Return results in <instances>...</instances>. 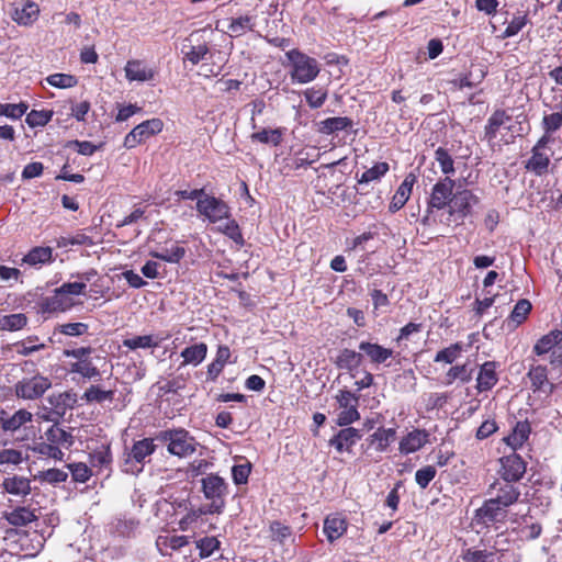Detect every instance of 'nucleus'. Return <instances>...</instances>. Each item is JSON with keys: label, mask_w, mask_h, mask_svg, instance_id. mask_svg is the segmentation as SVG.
Returning a JSON list of instances; mask_svg holds the SVG:
<instances>
[{"label": "nucleus", "mask_w": 562, "mask_h": 562, "mask_svg": "<svg viewBox=\"0 0 562 562\" xmlns=\"http://www.w3.org/2000/svg\"><path fill=\"white\" fill-rule=\"evenodd\" d=\"M284 64L292 83L306 85L314 81L321 72V64L315 58L293 48L285 53Z\"/></svg>", "instance_id": "f257e3e1"}, {"label": "nucleus", "mask_w": 562, "mask_h": 562, "mask_svg": "<svg viewBox=\"0 0 562 562\" xmlns=\"http://www.w3.org/2000/svg\"><path fill=\"white\" fill-rule=\"evenodd\" d=\"M159 438L168 442L167 450L179 458L192 456L200 443L186 429H171L160 432Z\"/></svg>", "instance_id": "f03ea898"}, {"label": "nucleus", "mask_w": 562, "mask_h": 562, "mask_svg": "<svg viewBox=\"0 0 562 562\" xmlns=\"http://www.w3.org/2000/svg\"><path fill=\"white\" fill-rule=\"evenodd\" d=\"M155 450L156 445L151 438H144L134 441L130 450L126 452L124 471L132 474H138L142 472L146 459L150 457Z\"/></svg>", "instance_id": "7ed1b4c3"}, {"label": "nucleus", "mask_w": 562, "mask_h": 562, "mask_svg": "<svg viewBox=\"0 0 562 562\" xmlns=\"http://www.w3.org/2000/svg\"><path fill=\"white\" fill-rule=\"evenodd\" d=\"M554 139L552 136H541L531 149V157L526 161L525 168L537 176L548 172L550 157L553 155L549 144Z\"/></svg>", "instance_id": "20e7f679"}, {"label": "nucleus", "mask_w": 562, "mask_h": 562, "mask_svg": "<svg viewBox=\"0 0 562 562\" xmlns=\"http://www.w3.org/2000/svg\"><path fill=\"white\" fill-rule=\"evenodd\" d=\"M86 284L83 282H67L55 289L54 294L46 299L45 308L48 312L66 311L71 306V302L67 296H77L85 294Z\"/></svg>", "instance_id": "39448f33"}, {"label": "nucleus", "mask_w": 562, "mask_h": 562, "mask_svg": "<svg viewBox=\"0 0 562 562\" xmlns=\"http://www.w3.org/2000/svg\"><path fill=\"white\" fill-rule=\"evenodd\" d=\"M196 211L209 223L215 224L231 217V207L223 200L204 194L196 202Z\"/></svg>", "instance_id": "423d86ee"}, {"label": "nucleus", "mask_w": 562, "mask_h": 562, "mask_svg": "<svg viewBox=\"0 0 562 562\" xmlns=\"http://www.w3.org/2000/svg\"><path fill=\"white\" fill-rule=\"evenodd\" d=\"M202 488L204 496L212 501L207 512L220 514L224 508V496L227 491L225 481L216 474H209L202 479Z\"/></svg>", "instance_id": "0eeeda50"}, {"label": "nucleus", "mask_w": 562, "mask_h": 562, "mask_svg": "<svg viewBox=\"0 0 562 562\" xmlns=\"http://www.w3.org/2000/svg\"><path fill=\"white\" fill-rule=\"evenodd\" d=\"M336 401L340 408V413L337 416V425L348 426L360 418L358 412L359 398L350 391L340 390L336 395Z\"/></svg>", "instance_id": "6e6552de"}, {"label": "nucleus", "mask_w": 562, "mask_h": 562, "mask_svg": "<svg viewBox=\"0 0 562 562\" xmlns=\"http://www.w3.org/2000/svg\"><path fill=\"white\" fill-rule=\"evenodd\" d=\"M50 386L52 382L48 378L37 374L19 381L15 384V394L24 400H35L41 397Z\"/></svg>", "instance_id": "1a4fd4ad"}, {"label": "nucleus", "mask_w": 562, "mask_h": 562, "mask_svg": "<svg viewBox=\"0 0 562 562\" xmlns=\"http://www.w3.org/2000/svg\"><path fill=\"white\" fill-rule=\"evenodd\" d=\"M164 128V123L160 119H151L136 125L124 138V146L126 148H134L147 138L160 133Z\"/></svg>", "instance_id": "9d476101"}, {"label": "nucleus", "mask_w": 562, "mask_h": 562, "mask_svg": "<svg viewBox=\"0 0 562 562\" xmlns=\"http://www.w3.org/2000/svg\"><path fill=\"white\" fill-rule=\"evenodd\" d=\"M507 508L488 498L480 508L475 510L474 520L476 524L487 527L491 525L504 522L507 518Z\"/></svg>", "instance_id": "9b49d317"}, {"label": "nucleus", "mask_w": 562, "mask_h": 562, "mask_svg": "<svg viewBox=\"0 0 562 562\" xmlns=\"http://www.w3.org/2000/svg\"><path fill=\"white\" fill-rule=\"evenodd\" d=\"M50 411L47 415H41V419L46 422H58L68 408H72L76 403V395L70 392L52 394L47 397Z\"/></svg>", "instance_id": "f8f14e48"}, {"label": "nucleus", "mask_w": 562, "mask_h": 562, "mask_svg": "<svg viewBox=\"0 0 562 562\" xmlns=\"http://www.w3.org/2000/svg\"><path fill=\"white\" fill-rule=\"evenodd\" d=\"M488 495L493 502L508 509L518 501L520 491L508 482L496 481L490 486Z\"/></svg>", "instance_id": "ddd939ff"}, {"label": "nucleus", "mask_w": 562, "mask_h": 562, "mask_svg": "<svg viewBox=\"0 0 562 562\" xmlns=\"http://www.w3.org/2000/svg\"><path fill=\"white\" fill-rule=\"evenodd\" d=\"M456 181L450 177L439 180L434 187L429 199V205L437 210H442L451 204L453 198V188Z\"/></svg>", "instance_id": "4468645a"}, {"label": "nucleus", "mask_w": 562, "mask_h": 562, "mask_svg": "<svg viewBox=\"0 0 562 562\" xmlns=\"http://www.w3.org/2000/svg\"><path fill=\"white\" fill-rule=\"evenodd\" d=\"M501 475L503 482L513 483L522 477L526 472V464L521 457L516 452L505 456L501 459Z\"/></svg>", "instance_id": "2eb2a0df"}, {"label": "nucleus", "mask_w": 562, "mask_h": 562, "mask_svg": "<svg viewBox=\"0 0 562 562\" xmlns=\"http://www.w3.org/2000/svg\"><path fill=\"white\" fill-rule=\"evenodd\" d=\"M199 36L200 31L192 33L182 46L184 58L192 65H198L200 61L204 60L210 52L207 43L201 41Z\"/></svg>", "instance_id": "dca6fc26"}, {"label": "nucleus", "mask_w": 562, "mask_h": 562, "mask_svg": "<svg viewBox=\"0 0 562 562\" xmlns=\"http://www.w3.org/2000/svg\"><path fill=\"white\" fill-rule=\"evenodd\" d=\"M479 203V198L470 190H457L453 194L450 213L457 214L459 218H464L471 214L472 206Z\"/></svg>", "instance_id": "f3484780"}, {"label": "nucleus", "mask_w": 562, "mask_h": 562, "mask_svg": "<svg viewBox=\"0 0 562 562\" xmlns=\"http://www.w3.org/2000/svg\"><path fill=\"white\" fill-rule=\"evenodd\" d=\"M362 434L359 429L353 427H346L340 429L330 440L329 445L333 446L338 452H350L351 448L361 439Z\"/></svg>", "instance_id": "a211bd4d"}, {"label": "nucleus", "mask_w": 562, "mask_h": 562, "mask_svg": "<svg viewBox=\"0 0 562 562\" xmlns=\"http://www.w3.org/2000/svg\"><path fill=\"white\" fill-rule=\"evenodd\" d=\"M429 441V434L424 429H413L400 441V452L414 453L420 450Z\"/></svg>", "instance_id": "6ab92c4d"}, {"label": "nucleus", "mask_w": 562, "mask_h": 562, "mask_svg": "<svg viewBox=\"0 0 562 562\" xmlns=\"http://www.w3.org/2000/svg\"><path fill=\"white\" fill-rule=\"evenodd\" d=\"M124 70L125 77L130 81H149L153 80L156 75L153 68L148 67L144 61L138 59L128 60Z\"/></svg>", "instance_id": "aec40b11"}, {"label": "nucleus", "mask_w": 562, "mask_h": 562, "mask_svg": "<svg viewBox=\"0 0 562 562\" xmlns=\"http://www.w3.org/2000/svg\"><path fill=\"white\" fill-rule=\"evenodd\" d=\"M533 391L542 392L547 396L554 391V384L549 382L547 368L543 366H532L528 372Z\"/></svg>", "instance_id": "412c9836"}, {"label": "nucleus", "mask_w": 562, "mask_h": 562, "mask_svg": "<svg viewBox=\"0 0 562 562\" xmlns=\"http://www.w3.org/2000/svg\"><path fill=\"white\" fill-rule=\"evenodd\" d=\"M496 367V362L494 361H486L480 367L476 378V389L479 392L490 391L496 385L498 382Z\"/></svg>", "instance_id": "4be33fe9"}, {"label": "nucleus", "mask_w": 562, "mask_h": 562, "mask_svg": "<svg viewBox=\"0 0 562 562\" xmlns=\"http://www.w3.org/2000/svg\"><path fill=\"white\" fill-rule=\"evenodd\" d=\"M190 542V537L178 535H160L156 539V547L161 555H171L170 551H177Z\"/></svg>", "instance_id": "5701e85b"}, {"label": "nucleus", "mask_w": 562, "mask_h": 562, "mask_svg": "<svg viewBox=\"0 0 562 562\" xmlns=\"http://www.w3.org/2000/svg\"><path fill=\"white\" fill-rule=\"evenodd\" d=\"M38 4L33 1H25L21 7H15L12 19L20 25H32L38 18Z\"/></svg>", "instance_id": "b1692460"}, {"label": "nucleus", "mask_w": 562, "mask_h": 562, "mask_svg": "<svg viewBox=\"0 0 562 562\" xmlns=\"http://www.w3.org/2000/svg\"><path fill=\"white\" fill-rule=\"evenodd\" d=\"M415 180L416 179L413 173H409L405 177L404 181L401 183V186L398 187V189L396 190L395 194L392 198V201L389 206V210L391 212L394 213L405 205L412 193Z\"/></svg>", "instance_id": "393cba45"}, {"label": "nucleus", "mask_w": 562, "mask_h": 562, "mask_svg": "<svg viewBox=\"0 0 562 562\" xmlns=\"http://www.w3.org/2000/svg\"><path fill=\"white\" fill-rule=\"evenodd\" d=\"M359 349L369 358L374 364L384 363L393 356V350L384 348L383 346L369 341H361Z\"/></svg>", "instance_id": "a878e982"}, {"label": "nucleus", "mask_w": 562, "mask_h": 562, "mask_svg": "<svg viewBox=\"0 0 562 562\" xmlns=\"http://www.w3.org/2000/svg\"><path fill=\"white\" fill-rule=\"evenodd\" d=\"M180 355L183 358L180 368L186 366L196 367L206 358L207 346L204 342L194 344L186 347Z\"/></svg>", "instance_id": "bb28decb"}, {"label": "nucleus", "mask_w": 562, "mask_h": 562, "mask_svg": "<svg viewBox=\"0 0 562 562\" xmlns=\"http://www.w3.org/2000/svg\"><path fill=\"white\" fill-rule=\"evenodd\" d=\"M562 341V330L553 329L547 335L542 336L533 346V352L538 356H542L551 352L552 350L560 347Z\"/></svg>", "instance_id": "cd10ccee"}, {"label": "nucleus", "mask_w": 562, "mask_h": 562, "mask_svg": "<svg viewBox=\"0 0 562 562\" xmlns=\"http://www.w3.org/2000/svg\"><path fill=\"white\" fill-rule=\"evenodd\" d=\"M347 530V522L340 515L328 516L324 521V532L329 542L340 538Z\"/></svg>", "instance_id": "c85d7f7f"}, {"label": "nucleus", "mask_w": 562, "mask_h": 562, "mask_svg": "<svg viewBox=\"0 0 562 562\" xmlns=\"http://www.w3.org/2000/svg\"><path fill=\"white\" fill-rule=\"evenodd\" d=\"M149 255L169 263H178L186 256V249L173 243L170 248H156L150 250Z\"/></svg>", "instance_id": "c756f323"}, {"label": "nucleus", "mask_w": 562, "mask_h": 562, "mask_svg": "<svg viewBox=\"0 0 562 562\" xmlns=\"http://www.w3.org/2000/svg\"><path fill=\"white\" fill-rule=\"evenodd\" d=\"M531 428L528 422H517L512 434L504 440L513 450L520 448L529 438Z\"/></svg>", "instance_id": "7c9ffc66"}, {"label": "nucleus", "mask_w": 562, "mask_h": 562, "mask_svg": "<svg viewBox=\"0 0 562 562\" xmlns=\"http://www.w3.org/2000/svg\"><path fill=\"white\" fill-rule=\"evenodd\" d=\"M53 260V249L50 247H34L24 257L23 262L31 267H41Z\"/></svg>", "instance_id": "2f4dec72"}, {"label": "nucleus", "mask_w": 562, "mask_h": 562, "mask_svg": "<svg viewBox=\"0 0 562 562\" xmlns=\"http://www.w3.org/2000/svg\"><path fill=\"white\" fill-rule=\"evenodd\" d=\"M396 431L394 428H378L376 431H374L369 440L370 443L374 446L375 450L378 452H384L391 445V442L395 439Z\"/></svg>", "instance_id": "473e14b6"}, {"label": "nucleus", "mask_w": 562, "mask_h": 562, "mask_svg": "<svg viewBox=\"0 0 562 562\" xmlns=\"http://www.w3.org/2000/svg\"><path fill=\"white\" fill-rule=\"evenodd\" d=\"M90 463L93 468L109 469L112 463V453L109 443H102L94 448L89 456Z\"/></svg>", "instance_id": "72a5a7b5"}, {"label": "nucleus", "mask_w": 562, "mask_h": 562, "mask_svg": "<svg viewBox=\"0 0 562 562\" xmlns=\"http://www.w3.org/2000/svg\"><path fill=\"white\" fill-rule=\"evenodd\" d=\"M255 26L256 16L246 14L231 19L227 30L234 36H241L246 32L254 31Z\"/></svg>", "instance_id": "f704fd0d"}, {"label": "nucleus", "mask_w": 562, "mask_h": 562, "mask_svg": "<svg viewBox=\"0 0 562 562\" xmlns=\"http://www.w3.org/2000/svg\"><path fill=\"white\" fill-rule=\"evenodd\" d=\"M510 121V116L504 110H496L487 120L485 125V138L492 140L496 137L499 128Z\"/></svg>", "instance_id": "c9c22d12"}, {"label": "nucleus", "mask_w": 562, "mask_h": 562, "mask_svg": "<svg viewBox=\"0 0 562 562\" xmlns=\"http://www.w3.org/2000/svg\"><path fill=\"white\" fill-rule=\"evenodd\" d=\"M45 437L49 443L55 446H61L65 448H69L74 445V437L70 432L64 430L57 425H53L45 432Z\"/></svg>", "instance_id": "e433bc0d"}, {"label": "nucleus", "mask_w": 562, "mask_h": 562, "mask_svg": "<svg viewBox=\"0 0 562 562\" xmlns=\"http://www.w3.org/2000/svg\"><path fill=\"white\" fill-rule=\"evenodd\" d=\"M4 517L10 525L16 527L26 526L36 519L34 512L26 507H18L11 513H7Z\"/></svg>", "instance_id": "4c0bfd02"}, {"label": "nucleus", "mask_w": 562, "mask_h": 562, "mask_svg": "<svg viewBox=\"0 0 562 562\" xmlns=\"http://www.w3.org/2000/svg\"><path fill=\"white\" fill-rule=\"evenodd\" d=\"M363 360V355L351 349H344L337 357L336 364L340 369L352 370L358 368Z\"/></svg>", "instance_id": "58836bf2"}, {"label": "nucleus", "mask_w": 562, "mask_h": 562, "mask_svg": "<svg viewBox=\"0 0 562 562\" xmlns=\"http://www.w3.org/2000/svg\"><path fill=\"white\" fill-rule=\"evenodd\" d=\"M3 487L9 494L16 496H25L31 492L30 481L22 476L5 479Z\"/></svg>", "instance_id": "ea45409f"}, {"label": "nucleus", "mask_w": 562, "mask_h": 562, "mask_svg": "<svg viewBox=\"0 0 562 562\" xmlns=\"http://www.w3.org/2000/svg\"><path fill=\"white\" fill-rule=\"evenodd\" d=\"M32 413L19 409L3 423V431H16L21 426L32 420Z\"/></svg>", "instance_id": "a19ab883"}, {"label": "nucleus", "mask_w": 562, "mask_h": 562, "mask_svg": "<svg viewBox=\"0 0 562 562\" xmlns=\"http://www.w3.org/2000/svg\"><path fill=\"white\" fill-rule=\"evenodd\" d=\"M69 370L71 373H78L85 379L91 380L100 378L99 369L92 363L90 359L71 363Z\"/></svg>", "instance_id": "79ce46f5"}, {"label": "nucleus", "mask_w": 562, "mask_h": 562, "mask_svg": "<svg viewBox=\"0 0 562 562\" xmlns=\"http://www.w3.org/2000/svg\"><path fill=\"white\" fill-rule=\"evenodd\" d=\"M323 133L333 134L352 126V121L347 116L328 117L322 123Z\"/></svg>", "instance_id": "37998d69"}, {"label": "nucleus", "mask_w": 562, "mask_h": 562, "mask_svg": "<svg viewBox=\"0 0 562 562\" xmlns=\"http://www.w3.org/2000/svg\"><path fill=\"white\" fill-rule=\"evenodd\" d=\"M158 345L159 341L151 335L134 336L123 340V346L131 350L156 348Z\"/></svg>", "instance_id": "c03bdc74"}, {"label": "nucleus", "mask_w": 562, "mask_h": 562, "mask_svg": "<svg viewBox=\"0 0 562 562\" xmlns=\"http://www.w3.org/2000/svg\"><path fill=\"white\" fill-rule=\"evenodd\" d=\"M304 97L311 109H318L327 99V90L323 87L308 88L304 91Z\"/></svg>", "instance_id": "a18cd8bd"}, {"label": "nucleus", "mask_w": 562, "mask_h": 562, "mask_svg": "<svg viewBox=\"0 0 562 562\" xmlns=\"http://www.w3.org/2000/svg\"><path fill=\"white\" fill-rule=\"evenodd\" d=\"M435 160L438 162L441 172L447 175V177L454 173V160L446 148L438 147L436 149Z\"/></svg>", "instance_id": "49530a36"}, {"label": "nucleus", "mask_w": 562, "mask_h": 562, "mask_svg": "<svg viewBox=\"0 0 562 562\" xmlns=\"http://www.w3.org/2000/svg\"><path fill=\"white\" fill-rule=\"evenodd\" d=\"M462 350L463 346L460 342L452 344L449 347L438 351L435 356L434 361L450 364L461 356Z\"/></svg>", "instance_id": "de8ad7c7"}, {"label": "nucleus", "mask_w": 562, "mask_h": 562, "mask_svg": "<svg viewBox=\"0 0 562 562\" xmlns=\"http://www.w3.org/2000/svg\"><path fill=\"white\" fill-rule=\"evenodd\" d=\"M26 323L27 318L24 314L4 315L0 318V328L3 330H19L23 328Z\"/></svg>", "instance_id": "09e8293b"}, {"label": "nucleus", "mask_w": 562, "mask_h": 562, "mask_svg": "<svg viewBox=\"0 0 562 562\" xmlns=\"http://www.w3.org/2000/svg\"><path fill=\"white\" fill-rule=\"evenodd\" d=\"M195 544L199 549V557L205 559L220 549L221 542L215 537H204L199 539Z\"/></svg>", "instance_id": "8fccbe9b"}, {"label": "nucleus", "mask_w": 562, "mask_h": 562, "mask_svg": "<svg viewBox=\"0 0 562 562\" xmlns=\"http://www.w3.org/2000/svg\"><path fill=\"white\" fill-rule=\"evenodd\" d=\"M447 384H451L454 380H460L463 383H468L472 379V371L468 368V364L454 366L449 369L446 374Z\"/></svg>", "instance_id": "3c124183"}, {"label": "nucleus", "mask_w": 562, "mask_h": 562, "mask_svg": "<svg viewBox=\"0 0 562 562\" xmlns=\"http://www.w3.org/2000/svg\"><path fill=\"white\" fill-rule=\"evenodd\" d=\"M46 81L59 89L72 88L78 83V79L69 74H53L46 78Z\"/></svg>", "instance_id": "603ef678"}, {"label": "nucleus", "mask_w": 562, "mask_h": 562, "mask_svg": "<svg viewBox=\"0 0 562 562\" xmlns=\"http://www.w3.org/2000/svg\"><path fill=\"white\" fill-rule=\"evenodd\" d=\"M251 138L258 140L262 144H271L273 146H278L281 143L282 134L281 131L276 130H267L263 128L257 133L251 135Z\"/></svg>", "instance_id": "864d4df0"}, {"label": "nucleus", "mask_w": 562, "mask_h": 562, "mask_svg": "<svg viewBox=\"0 0 562 562\" xmlns=\"http://www.w3.org/2000/svg\"><path fill=\"white\" fill-rule=\"evenodd\" d=\"M113 396V391H104L97 385H91L89 389L86 390L83 394V398L89 403H102L104 401H112Z\"/></svg>", "instance_id": "5fc2aeb1"}, {"label": "nucleus", "mask_w": 562, "mask_h": 562, "mask_svg": "<svg viewBox=\"0 0 562 562\" xmlns=\"http://www.w3.org/2000/svg\"><path fill=\"white\" fill-rule=\"evenodd\" d=\"M389 171V165L386 162H378L372 168L366 170L360 179L359 184L369 183L374 180H379Z\"/></svg>", "instance_id": "6e6d98bb"}, {"label": "nucleus", "mask_w": 562, "mask_h": 562, "mask_svg": "<svg viewBox=\"0 0 562 562\" xmlns=\"http://www.w3.org/2000/svg\"><path fill=\"white\" fill-rule=\"evenodd\" d=\"M27 111V105L24 102L18 104L0 103V115L12 120L22 117Z\"/></svg>", "instance_id": "4d7b16f0"}, {"label": "nucleus", "mask_w": 562, "mask_h": 562, "mask_svg": "<svg viewBox=\"0 0 562 562\" xmlns=\"http://www.w3.org/2000/svg\"><path fill=\"white\" fill-rule=\"evenodd\" d=\"M269 529L271 532V539L280 544L285 543V541L292 537L291 528L280 521H272Z\"/></svg>", "instance_id": "13d9d810"}, {"label": "nucleus", "mask_w": 562, "mask_h": 562, "mask_svg": "<svg viewBox=\"0 0 562 562\" xmlns=\"http://www.w3.org/2000/svg\"><path fill=\"white\" fill-rule=\"evenodd\" d=\"M220 232L225 234L228 238L233 239L237 245L243 246L245 240L240 228L235 220H227V222L218 227Z\"/></svg>", "instance_id": "bf43d9fd"}, {"label": "nucleus", "mask_w": 562, "mask_h": 562, "mask_svg": "<svg viewBox=\"0 0 562 562\" xmlns=\"http://www.w3.org/2000/svg\"><path fill=\"white\" fill-rule=\"evenodd\" d=\"M36 340L37 337H29L25 340L16 342L14 345L16 353L21 356H30L31 353L40 351L46 347L45 344H35Z\"/></svg>", "instance_id": "052dcab7"}, {"label": "nucleus", "mask_w": 562, "mask_h": 562, "mask_svg": "<svg viewBox=\"0 0 562 562\" xmlns=\"http://www.w3.org/2000/svg\"><path fill=\"white\" fill-rule=\"evenodd\" d=\"M562 126V112L544 115L542 119V127L544 134L542 136H552L551 134Z\"/></svg>", "instance_id": "680f3d73"}, {"label": "nucleus", "mask_w": 562, "mask_h": 562, "mask_svg": "<svg viewBox=\"0 0 562 562\" xmlns=\"http://www.w3.org/2000/svg\"><path fill=\"white\" fill-rule=\"evenodd\" d=\"M53 116L52 111H37L32 110L26 115V123L31 127L44 126L46 125Z\"/></svg>", "instance_id": "e2e57ef3"}, {"label": "nucleus", "mask_w": 562, "mask_h": 562, "mask_svg": "<svg viewBox=\"0 0 562 562\" xmlns=\"http://www.w3.org/2000/svg\"><path fill=\"white\" fill-rule=\"evenodd\" d=\"M74 481L86 483L92 475L91 469L82 462L68 464Z\"/></svg>", "instance_id": "0e129e2a"}, {"label": "nucleus", "mask_w": 562, "mask_h": 562, "mask_svg": "<svg viewBox=\"0 0 562 562\" xmlns=\"http://www.w3.org/2000/svg\"><path fill=\"white\" fill-rule=\"evenodd\" d=\"M494 557V552L488 550H479V549H467L462 558L465 562H490Z\"/></svg>", "instance_id": "69168bd1"}, {"label": "nucleus", "mask_w": 562, "mask_h": 562, "mask_svg": "<svg viewBox=\"0 0 562 562\" xmlns=\"http://www.w3.org/2000/svg\"><path fill=\"white\" fill-rule=\"evenodd\" d=\"M437 470L434 465H426L417 470L415 473V481L420 488H426L429 483L435 479Z\"/></svg>", "instance_id": "338daca9"}, {"label": "nucleus", "mask_w": 562, "mask_h": 562, "mask_svg": "<svg viewBox=\"0 0 562 562\" xmlns=\"http://www.w3.org/2000/svg\"><path fill=\"white\" fill-rule=\"evenodd\" d=\"M530 311L531 303L526 299H521L516 303L510 314V318L517 324H521L527 318Z\"/></svg>", "instance_id": "774afa93"}]
</instances>
